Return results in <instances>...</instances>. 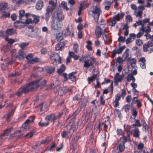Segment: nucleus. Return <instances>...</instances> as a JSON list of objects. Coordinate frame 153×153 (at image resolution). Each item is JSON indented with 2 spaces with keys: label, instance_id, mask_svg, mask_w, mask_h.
Wrapping results in <instances>:
<instances>
[{
  "label": "nucleus",
  "instance_id": "nucleus-1",
  "mask_svg": "<svg viewBox=\"0 0 153 153\" xmlns=\"http://www.w3.org/2000/svg\"><path fill=\"white\" fill-rule=\"evenodd\" d=\"M33 83V82H30L25 85L22 86L20 88L18 91L16 93V94L17 96H21L24 94H26L30 92H31L34 90V87Z\"/></svg>",
  "mask_w": 153,
  "mask_h": 153
},
{
  "label": "nucleus",
  "instance_id": "nucleus-2",
  "mask_svg": "<svg viewBox=\"0 0 153 153\" xmlns=\"http://www.w3.org/2000/svg\"><path fill=\"white\" fill-rule=\"evenodd\" d=\"M79 61H84V67L87 69L90 66L93 67L94 63H95V64H97V62L95 59L91 58V57L87 56V55L82 56L80 59Z\"/></svg>",
  "mask_w": 153,
  "mask_h": 153
},
{
  "label": "nucleus",
  "instance_id": "nucleus-3",
  "mask_svg": "<svg viewBox=\"0 0 153 153\" xmlns=\"http://www.w3.org/2000/svg\"><path fill=\"white\" fill-rule=\"evenodd\" d=\"M91 11L92 12V16L96 22L98 21L100 15L101 14L102 11L97 6H92L91 8Z\"/></svg>",
  "mask_w": 153,
  "mask_h": 153
},
{
  "label": "nucleus",
  "instance_id": "nucleus-4",
  "mask_svg": "<svg viewBox=\"0 0 153 153\" xmlns=\"http://www.w3.org/2000/svg\"><path fill=\"white\" fill-rule=\"evenodd\" d=\"M75 130V127L71 126L67 131L64 130L62 132L61 134V135L63 138H64L67 137V139H70Z\"/></svg>",
  "mask_w": 153,
  "mask_h": 153
},
{
  "label": "nucleus",
  "instance_id": "nucleus-5",
  "mask_svg": "<svg viewBox=\"0 0 153 153\" xmlns=\"http://www.w3.org/2000/svg\"><path fill=\"white\" fill-rule=\"evenodd\" d=\"M125 13L121 12V14L118 13L113 17L112 20L111 21L110 25L111 26H114L116 23V21H119L124 17Z\"/></svg>",
  "mask_w": 153,
  "mask_h": 153
},
{
  "label": "nucleus",
  "instance_id": "nucleus-6",
  "mask_svg": "<svg viewBox=\"0 0 153 153\" xmlns=\"http://www.w3.org/2000/svg\"><path fill=\"white\" fill-rule=\"evenodd\" d=\"M51 62L53 65H56L57 63V59L59 63H61V58L59 55L57 53L52 54L50 57Z\"/></svg>",
  "mask_w": 153,
  "mask_h": 153
},
{
  "label": "nucleus",
  "instance_id": "nucleus-7",
  "mask_svg": "<svg viewBox=\"0 0 153 153\" xmlns=\"http://www.w3.org/2000/svg\"><path fill=\"white\" fill-rule=\"evenodd\" d=\"M33 83L35 85L34 89L36 88L40 87L41 89L46 84V81L45 80H43L42 79H38L35 81H33Z\"/></svg>",
  "mask_w": 153,
  "mask_h": 153
},
{
  "label": "nucleus",
  "instance_id": "nucleus-8",
  "mask_svg": "<svg viewBox=\"0 0 153 153\" xmlns=\"http://www.w3.org/2000/svg\"><path fill=\"white\" fill-rule=\"evenodd\" d=\"M62 26V22L56 21L53 20L51 23V28L54 30L59 29Z\"/></svg>",
  "mask_w": 153,
  "mask_h": 153
},
{
  "label": "nucleus",
  "instance_id": "nucleus-9",
  "mask_svg": "<svg viewBox=\"0 0 153 153\" xmlns=\"http://www.w3.org/2000/svg\"><path fill=\"white\" fill-rule=\"evenodd\" d=\"M52 16L55 18L54 20L56 21L61 22V21L64 19V16L59 10H57L55 12Z\"/></svg>",
  "mask_w": 153,
  "mask_h": 153
},
{
  "label": "nucleus",
  "instance_id": "nucleus-10",
  "mask_svg": "<svg viewBox=\"0 0 153 153\" xmlns=\"http://www.w3.org/2000/svg\"><path fill=\"white\" fill-rule=\"evenodd\" d=\"M106 30H105L102 31L101 28L99 26L96 27L95 31V34L97 38L99 39L100 38L101 35H103V34H104L105 33Z\"/></svg>",
  "mask_w": 153,
  "mask_h": 153
},
{
  "label": "nucleus",
  "instance_id": "nucleus-11",
  "mask_svg": "<svg viewBox=\"0 0 153 153\" xmlns=\"http://www.w3.org/2000/svg\"><path fill=\"white\" fill-rule=\"evenodd\" d=\"M54 9L51 8V7L48 6L46 9L45 18V19L47 21H48L50 18L52 12Z\"/></svg>",
  "mask_w": 153,
  "mask_h": 153
},
{
  "label": "nucleus",
  "instance_id": "nucleus-12",
  "mask_svg": "<svg viewBox=\"0 0 153 153\" xmlns=\"http://www.w3.org/2000/svg\"><path fill=\"white\" fill-rule=\"evenodd\" d=\"M126 48V46L124 45L121 47H119L117 50L116 49L114 50L111 52L112 58H114L116 54H120L121 53L123 50L125 48Z\"/></svg>",
  "mask_w": 153,
  "mask_h": 153
},
{
  "label": "nucleus",
  "instance_id": "nucleus-13",
  "mask_svg": "<svg viewBox=\"0 0 153 153\" xmlns=\"http://www.w3.org/2000/svg\"><path fill=\"white\" fill-rule=\"evenodd\" d=\"M20 21L16 20L14 22L13 24L15 28L20 29L25 27V26L22 22H23V20Z\"/></svg>",
  "mask_w": 153,
  "mask_h": 153
},
{
  "label": "nucleus",
  "instance_id": "nucleus-14",
  "mask_svg": "<svg viewBox=\"0 0 153 153\" xmlns=\"http://www.w3.org/2000/svg\"><path fill=\"white\" fill-rule=\"evenodd\" d=\"M125 149L124 144H119V146H117L114 148L113 152V153H119L120 152H123Z\"/></svg>",
  "mask_w": 153,
  "mask_h": 153
},
{
  "label": "nucleus",
  "instance_id": "nucleus-15",
  "mask_svg": "<svg viewBox=\"0 0 153 153\" xmlns=\"http://www.w3.org/2000/svg\"><path fill=\"white\" fill-rule=\"evenodd\" d=\"M123 75L120 76L119 73H117L114 76L115 85H116L118 84L119 82H121L123 79Z\"/></svg>",
  "mask_w": 153,
  "mask_h": 153
},
{
  "label": "nucleus",
  "instance_id": "nucleus-16",
  "mask_svg": "<svg viewBox=\"0 0 153 153\" xmlns=\"http://www.w3.org/2000/svg\"><path fill=\"white\" fill-rule=\"evenodd\" d=\"M5 33L7 35L10 36L16 35L17 34L16 29L13 28L7 29Z\"/></svg>",
  "mask_w": 153,
  "mask_h": 153
},
{
  "label": "nucleus",
  "instance_id": "nucleus-17",
  "mask_svg": "<svg viewBox=\"0 0 153 153\" xmlns=\"http://www.w3.org/2000/svg\"><path fill=\"white\" fill-rule=\"evenodd\" d=\"M13 128V127H11L5 130L4 131L3 133L1 134L0 135V139H4V137L7 136Z\"/></svg>",
  "mask_w": 153,
  "mask_h": 153
},
{
  "label": "nucleus",
  "instance_id": "nucleus-18",
  "mask_svg": "<svg viewBox=\"0 0 153 153\" xmlns=\"http://www.w3.org/2000/svg\"><path fill=\"white\" fill-rule=\"evenodd\" d=\"M34 119H33L32 120H30L29 119H27L25 122L22 124V127L24 128V130H28L29 128L27 127V125L30 123H32L34 121Z\"/></svg>",
  "mask_w": 153,
  "mask_h": 153
},
{
  "label": "nucleus",
  "instance_id": "nucleus-19",
  "mask_svg": "<svg viewBox=\"0 0 153 153\" xmlns=\"http://www.w3.org/2000/svg\"><path fill=\"white\" fill-rule=\"evenodd\" d=\"M45 119L48 121H53V123L55 122L54 114L52 113L47 115L45 117Z\"/></svg>",
  "mask_w": 153,
  "mask_h": 153
},
{
  "label": "nucleus",
  "instance_id": "nucleus-20",
  "mask_svg": "<svg viewBox=\"0 0 153 153\" xmlns=\"http://www.w3.org/2000/svg\"><path fill=\"white\" fill-rule=\"evenodd\" d=\"M143 127L142 128L143 131L146 132V129H147V130L148 131V133L149 134V136H151L152 134V129L150 127L148 126L147 127H146V125L143 126Z\"/></svg>",
  "mask_w": 153,
  "mask_h": 153
},
{
  "label": "nucleus",
  "instance_id": "nucleus-21",
  "mask_svg": "<svg viewBox=\"0 0 153 153\" xmlns=\"http://www.w3.org/2000/svg\"><path fill=\"white\" fill-rule=\"evenodd\" d=\"M107 128V126L105 125V123L104 122L102 123H99L98 128L99 130V133L100 132L101 130L102 131L105 130Z\"/></svg>",
  "mask_w": 153,
  "mask_h": 153
},
{
  "label": "nucleus",
  "instance_id": "nucleus-22",
  "mask_svg": "<svg viewBox=\"0 0 153 153\" xmlns=\"http://www.w3.org/2000/svg\"><path fill=\"white\" fill-rule=\"evenodd\" d=\"M133 135L134 137L135 138H139L140 135V132L139 129L137 128H135V129L133 130Z\"/></svg>",
  "mask_w": 153,
  "mask_h": 153
},
{
  "label": "nucleus",
  "instance_id": "nucleus-23",
  "mask_svg": "<svg viewBox=\"0 0 153 153\" xmlns=\"http://www.w3.org/2000/svg\"><path fill=\"white\" fill-rule=\"evenodd\" d=\"M44 5L43 2L39 1L37 2L36 5V8L37 10H40L42 8Z\"/></svg>",
  "mask_w": 153,
  "mask_h": 153
},
{
  "label": "nucleus",
  "instance_id": "nucleus-24",
  "mask_svg": "<svg viewBox=\"0 0 153 153\" xmlns=\"http://www.w3.org/2000/svg\"><path fill=\"white\" fill-rule=\"evenodd\" d=\"M120 140L123 143H125L126 142H129L130 141V138L127 137L126 136H123L120 138Z\"/></svg>",
  "mask_w": 153,
  "mask_h": 153
},
{
  "label": "nucleus",
  "instance_id": "nucleus-25",
  "mask_svg": "<svg viewBox=\"0 0 153 153\" xmlns=\"http://www.w3.org/2000/svg\"><path fill=\"white\" fill-rule=\"evenodd\" d=\"M126 78L128 82H130L131 80H132V82H134L135 80V79L132 74H128Z\"/></svg>",
  "mask_w": 153,
  "mask_h": 153
},
{
  "label": "nucleus",
  "instance_id": "nucleus-26",
  "mask_svg": "<svg viewBox=\"0 0 153 153\" xmlns=\"http://www.w3.org/2000/svg\"><path fill=\"white\" fill-rule=\"evenodd\" d=\"M65 44L63 42H60L56 45L55 47V49L56 50H60L62 48H64Z\"/></svg>",
  "mask_w": 153,
  "mask_h": 153
},
{
  "label": "nucleus",
  "instance_id": "nucleus-27",
  "mask_svg": "<svg viewBox=\"0 0 153 153\" xmlns=\"http://www.w3.org/2000/svg\"><path fill=\"white\" fill-rule=\"evenodd\" d=\"M7 3H2L0 6V11L1 12L7 10Z\"/></svg>",
  "mask_w": 153,
  "mask_h": 153
},
{
  "label": "nucleus",
  "instance_id": "nucleus-28",
  "mask_svg": "<svg viewBox=\"0 0 153 153\" xmlns=\"http://www.w3.org/2000/svg\"><path fill=\"white\" fill-rule=\"evenodd\" d=\"M83 102V100L82 99H81L80 102H79L81 105L80 106H79L78 108H80L81 110L82 108H85L87 104V101L86 100L85 102Z\"/></svg>",
  "mask_w": 153,
  "mask_h": 153
},
{
  "label": "nucleus",
  "instance_id": "nucleus-29",
  "mask_svg": "<svg viewBox=\"0 0 153 153\" xmlns=\"http://www.w3.org/2000/svg\"><path fill=\"white\" fill-rule=\"evenodd\" d=\"M81 133L80 132H77L76 135L75 137L73 139V143H76L79 138L81 137Z\"/></svg>",
  "mask_w": 153,
  "mask_h": 153
},
{
  "label": "nucleus",
  "instance_id": "nucleus-30",
  "mask_svg": "<svg viewBox=\"0 0 153 153\" xmlns=\"http://www.w3.org/2000/svg\"><path fill=\"white\" fill-rule=\"evenodd\" d=\"M33 56L31 53L28 54L26 57V58L28 61L27 63L30 64L33 63Z\"/></svg>",
  "mask_w": 153,
  "mask_h": 153
},
{
  "label": "nucleus",
  "instance_id": "nucleus-31",
  "mask_svg": "<svg viewBox=\"0 0 153 153\" xmlns=\"http://www.w3.org/2000/svg\"><path fill=\"white\" fill-rule=\"evenodd\" d=\"M105 123V125L108 127V126H110V128L111 127V124L110 123V117L108 116L105 118V120L104 122Z\"/></svg>",
  "mask_w": 153,
  "mask_h": 153
},
{
  "label": "nucleus",
  "instance_id": "nucleus-32",
  "mask_svg": "<svg viewBox=\"0 0 153 153\" xmlns=\"http://www.w3.org/2000/svg\"><path fill=\"white\" fill-rule=\"evenodd\" d=\"M92 127L91 124L88 123L86 127L85 133L86 134H88L91 131Z\"/></svg>",
  "mask_w": 153,
  "mask_h": 153
},
{
  "label": "nucleus",
  "instance_id": "nucleus-33",
  "mask_svg": "<svg viewBox=\"0 0 153 153\" xmlns=\"http://www.w3.org/2000/svg\"><path fill=\"white\" fill-rule=\"evenodd\" d=\"M1 13L2 14L1 18L2 19L8 17L10 16V13L9 12H6V11L1 12Z\"/></svg>",
  "mask_w": 153,
  "mask_h": 153
},
{
  "label": "nucleus",
  "instance_id": "nucleus-34",
  "mask_svg": "<svg viewBox=\"0 0 153 153\" xmlns=\"http://www.w3.org/2000/svg\"><path fill=\"white\" fill-rule=\"evenodd\" d=\"M19 19L20 20H23L22 18L25 16V11L24 10H20L19 12Z\"/></svg>",
  "mask_w": 153,
  "mask_h": 153
},
{
  "label": "nucleus",
  "instance_id": "nucleus-35",
  "mask_svg": "<svg viewBox=\"0 0 153 153\" xmlns=\"http://www.w3.org/2000/svg\"><path fill=\"white\" fill-rule=\"evenodd\" d=\"M55 71V68L53 66L48 67L46 69V72L48 74H51L52 73Z\"/></svg>",
  "mask_w": 153,
  "mask_h": 153
},
{
  "label": "nucleus",
  "instance_id": "nucleus-36",
  "mask_svg": "<svg viewBox=\"0 0 153 153\" xmlns=\"http://www.w3.org/2000/svg\"><path fill=\"white\" fill-rule=\"evenodd\" d=\"M32 16L33 18V22L35 23H37L39 22L40 17L39 16H37L36 15L32 14Z\"/></svg>",
  "mask_w": 153,
  "mask_h": 153
},
{
  "label": "nucleus",
  "instance_id": "nucleus-37",
  "mask_svg": "<svg viewBox=\"0 0 153 153\" xmlns=\"http://www.w3.org/2000/svg\"><path fill=\"white\" fill-rule=\"evenodd\" d=\"M97 75L96 74H94L91 77H88V80L89 83L90 82L95 80L97 78Z\"/></svg>",
  "mask_w": 153,
  "mask_h": 153
},
{
  "label": "nucleus",
  "instance_id": "nucleus-38",
  "mask_svg": "<svg viewBox=\"0 0 153 153\" xmlns=\"http://www.w3.org/2000/svg\"><path fill=\"white\" fill-rule=\"evenodd\" d=\"M35 133V131L34 130L32 131L31 132H30L26 134L24 136L27 138H30L33 135V134Z\"/></svg>",
  "mask_w": 153,
  "mask_h": 153
},
{
  "label": "nucleus",
  "instance_id": "nucleus-39",
  "mask_svg": "<svg viewBox=\"0 0 153 153\" xmlns=\"http://www.w3.org/2000/svg\"><path fill=\"white\" fill-rule=\"evenodd\" d=\"M49 3L51 5H49L48 6L51 7V8L55 9L56 7L57 4L56 3H55L52 0L49 1Z\"/></svg>",
  "mask_w": 153,
  "mask_h": 153
},
{
  "label": "nucleus",
  "instance_id": "nucleus-40",
  "mask_svg": "<svg viewBox=\"0 0 153 153\" xmlns=\"http://www.w3.org/2000/svg\"><path fill=\"white\" fill-rule=\"evenodd\" d=\"M131 114L134 118L136 117L137 116V113L136 111V108H132L131 111Z\"/></svg>",
  "mask_w": 153,
  "mask_h": 153
},
{
  "label": "nucleus",
  "instance_id": "nucleus-41",
  "mask_svg": "<svg viewBox=\"0 0 153 153\" xmlns=\"http://www.w3.org/2000/svg\"><path fill=\"white\" fill-rule=\"evenodd\" d=\"M49 125V123L48 122H47L46 123H41L40 122L38 123L39 126L40 127L47 126Z\"/></svg>",
  "mask_w": 153,
  "mask_h": 153
},
{
  "label": "nucleus",
  "instance_id": "nucleus-42",
  "mask_svg": "<svg viewBox=\"0 0 153 153\" xmlns=\"http://www.w3.org/2000/svg\"><path fill=\"white\" fill-rule=\"evenodd\" d=\"M80 97V95L79 94H78L74 96L73 98V100L77 102L79 100Z\"/></svg>",
  "mask_w": 153,
  "mask_h": 153
},
{
  "label": "nucleus",
  "instance_id": "nucleus-43",
  "mask_svg": "<svg viewBox=\"0 0 153 153\" xmlns=\"http://www.w3.org/2000/svg\"><path fill=\"white\" fill-rule=\"evenodd\" d=\"M61 5L62 7L67 10H69V9L67 7V4L65 1H62L61 3Z\"/></svg>",
  "mask_w": 153,
  "mask_h": 153
},
{
  "label": "nucleus",
  "instance_id": "nucleus-44",
  "mask_svg": "<svg viewBox=\"0 0 153 153\" xmlns=\"http://www.w3.org/2000/svg\"><path fill=\"white\" fill-rule=\"evenodd\" d=\"M69 25L65 30V33H64V36H68L70 35L71 34V32L69 30Z\"/></svg>",
  "mask_w": 153,
  "mask_h": 153
},
{
  "label": "nucleus",
  "instance_id": "nucleus-45",
  "mask_svg": "<svg viewBox=\"0 0 153 153\" xmlns=\"http://www.w3.org/2000/svg\"><path fill=\"white\" fill-rule=\"evenodd\" d=\"M25 26V24H29L30 23H32V20L31 19H27L25 20H23V22H22Z\"/></svg>",
  "mask_w": 153,
  "mask_h": 153
},
{
  "label": "nucleus",
  "instance_id": "nucleus-46",
  "mask_svg": "<svg viewBox=\"0 0 153 153\" xmlns=\"http://www.w3.org/2000/svg\"><path fill=\"white\" fill-rule=\"evenodd\" d=\"M132 126L134 127L137 126L139 127L141 126V124L140 123V120H137L135 121V123L132 125Z\"/></svg>",
  "mask_w": 153,
  "mask_h": 153
},
{
  "label": "nucleus",
  "instance_id": "nucleus-47",
  "mask_svg": "<svg viewBox=\"0 0 153 153\" xmlns=\"http://www.w3.org/2000/svg\"><path fill=\"white\" fill-rule=\"evenodd\" d=\"M90 116V113L88 112H87L85 116V118L84 119L85 122H86L89 119V118Z\"/></svg>",
  "mask_w": 153,
  "mask_h": 153
},
{
  "label": "nucleus",
  "instance_id": "nucleus-48",
  "mask_svg": "<svg viewBox=\"0 0 153 153\" xmlns=\"http://www.w3.org/2000/svg\"><path fill=\"white\" fill-rule=\"evenodd\" d=\"M68 4H70V6L72 9L74 8L73 5H74L75 4V1L74 0H69Z\"/></svg>",
  "mask_w": 153,
  "mask_h": 153
},
{
  "label": "nucleus",
  "instance_id": "nucleus-49",
  "mask_svg": "<svg viewBox=\"0 0 153 153\" xmlns=\"http://www.w3.org/2000/svg\"><path fill=\"white\" fill-rule=\"evenodd\" d=\"M20 137V135H17V134H15L13 136H11V134L10 136V138H11L13 141L15 140L16 139L19 138Z\"/></svg>",
  "mask_w": 153,
  "mask_h": 153
},
{
  "label": "nucleus",
  "instance_id": "nucleus-50",
  "mask_svg": "<svg viewBox=\"0 0 153 153\" xmlns=\"http://www.w3.org/2000/svg\"><path fill=\"white\" fill-rule=\"evenodd\" d=\"M80 111V108H78L72 114L73 116L76 117V116L79 114Z\"/></svg>",
  "mask_w": 153,
  "mask_h": 153
},
{
  "label": "nucleus",
  "instance_id": "nucleus-51",
  "mask_svg": "<svg viewBox=\"0 0 153 153\" xmlns=\"http://www.w3.org/2000/svg\"><path fill=\"white\" fill-rule=\"evenodd\" d=\"M41 62L42 61L40 58L37 57H35L33 59V58L32 64H33L35 62Z\"/></svg>",
  "mask_w": 153,
  "mask_h": 153
},
{
  "label": "nucleus",
  "instance_id": "nucleus-52",
  "mask_svg": "<svg viewBox=\"0 0 153 153\" xmlns=\"http://www.w3.org/2000/svg\"><path fill=\"white\" fill-rule=\"evenodd\" d=\"M29 44V43L27 42H24L20 44L19 46L22 48H23L26 46H27Z\"/></svg>",
  "mask_w": 153,
  "mask_h": 153
},
{
  "label": "nucleus",
  "instance_id": "nucleus-53",
  "mask_svg": "<svg viewBox=\"0 0 153 153\" xmlns=\"http://www.w3.org/2000/svg\"><path fill=\"white\" fill-rule=\"evenodd\" d=\"M125 37H123L122 36H120L118 38V41L119 42H121L123 43L125 42Z\"/></svg>",
  "mask_w": 153,
  "mask_h": 153
},
{
  "label": "nucleus",
  "instance_id": "nucleus-54",
  "mask_svg": "<svg viewBox=\"0 0 153 153\" xmlns=\"http://www.w3.org/2000/svg\"><path fill=\"white\" fill-rule=\"evenodd\" d=\"M143 43V42L140 39H137L136 41V44L138 46H141Z\"/></svg>",
  "mask_w": 153,
  "mask_h": 153
},
{
  "label": "nucleus",
  "instance_id": "nucleus-55",
  "mask_svg": "<svg viewBox=\"0 0 153 153\" xmlns=\"http://www.w3.org/2000/svg\"><path fill=\"white\" fill-rule=\"evenodd\" d=\"M146 28L145 29V32L146 33H149L151 31V28L150 27V25H149L148 24L147 25V26L146 27Z\"/></svg>",
  "mask_w": 153,
  "mask_h": 153
},
{
  "label": "nucleus",
  "instance_id": "nucleus-56",
  "mask_svg": "<svg viewBox=\"0 0 153 153\" xmlns=\"http://www.w3.org/2000/svg\"><path fill=\"white\" fill-rule=\"evenodd\" d=\"M56 38L58 41H60L63 39V37L59 33L56 36Z\"/></svg>",
  "mask_w": 153,
  "mask_h": 153
},
{
  "label": "nucleus",
  "instance_id": "nucleus-57",
  "mask_svg": "<svg viewBox=\"0 0 153 153\" xmlns=\"http://www.w3.org/2000/svg\"><path fill=\"white\" fill-rule=\"evenodd\" d=\"M69 78L73 82H75L76 80V77L75 76H71L69 74Z\"/></svg>",
  "mask_w": 153,
  "mask_h": 153
},
{
  "label": "nucleus",
  "instance_id": "nucleus-58",
  "mask_svg": "<svg viewBox=\"0 0 153 153\" xmlns=\"http://www.w3.org/2000/svg\"><path fill=\"white\" fill-rule=\"evenodd\" d=\"M100 103L102 105H104L105 104V100L104 99L103 95L100 96Z\"/></svg>",
  "mask_w": 153,
  "mask_h": 153
},
{
  "label": "nucleus",
  "instance_id": "nucleus-59",
  "mask_svg": "<svg viewBox=\"0 0 153 153\" xmlns=\"http://www.w3.org/2000/svg\"><path fill=\"white\" fill-rule=\"evenodd\" d=\"M143 13L142 11H139L135 14L137 17H139L140 18H142V14Z\"/></svg>",
  "mask_w": 153,
  "mask_h": 153
},
{
  "label": "nucleus",
  "instance_id": "nucleus-60",
  "mask_svg": "<svg viewBox=\"0 0 153 153\" xmlns=\"http://www.w3.org/2000/svg\"><path fill=\"white\" fill-rule=\"evenodd\" d=\"M126 20L127 22H132V19L130 15H128L126 17Z\"/></svg>",
  "mask_w": 153,
  "mask_h": 153
},
{
  "label": "nucleus",
  "instance_id": "nucleus-61",
  "mask_svg": "<svg viewBox=\"0 0 153 153\" xmlns=\"http://www.w3.org/2000/svg\"><path fill=\"white\" fill-rule=\"evenodd\" d=\"M94 135L93 133L91 134V135L90 138L89 140V143H94Z\"/></svg>",
  "mask_w": 153,
  "mask_h": 153
},
{
  "label": "nucleus",
  "instance_id": "nucleus-62",
  "mask_svg": "<svg viewBox=\"0 0 153 153\" xmlns=\"http://www.w3.org/2000/svg\"><path fill=\"white\" fill-rule=\"evenodd\" d=\"M121 95L120 93H118L116 94L115 97V100L119 101L120 100Z\"/></svg>",
  "mask_w": 153,
  "mask_h": 153
},
{
  "label": "nucleus",
  "instance_id": "nucleus-63",
  "mask_svg": "<svg viewBox=\"0 0 153 153\" xmlns=\"http://www.w3.org/2000/svg\"><path fill=\"white\" fill-rule=\"evenodd\" d=\"M111 1H110L105 0L103 2V4L105 6H110L111 5Z\"/></svg>",
  "mask_w": 153,
  "mask_h": 153
},
{
  "label": "nucleus",
  "instance_id": "nucleus-64",
  "mask_svg": "<svg viewBox=\"0 0 153 153\" xmlns=\"http://www.w3.org/2000/svg\"><path fill=\"white\" fill-rule=\"evenodd\" d=\"M126 94L125 90L124 89H122L121 90V96L123 98H124V97L126 95Z\"/></svg>",
  "mask_w": 153,
  "mask_h": 153
}]
</instances>
